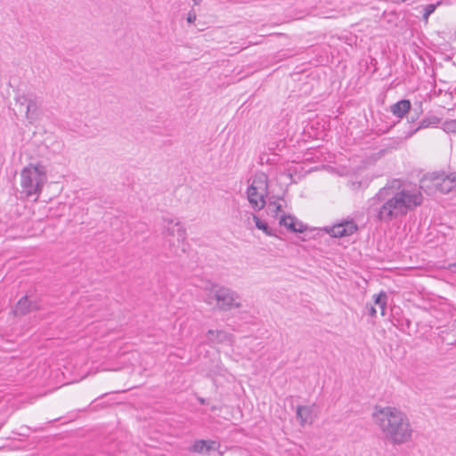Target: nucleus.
Listing matches in <instances>:
<instances>
[{
    "label": "nucleus",
    "instance_id": "nucleus-13",
    "mask_svg": "<svg viewBox=\"0 0 456 456\" xmlns=\"http://www.w3.org/2000/svg\"><path fill=\"white\" fill-rule=\"evenodd\" d=\"M40 101L38 97L32 94L25 108L26 118L29 120H34L37 117Z\"/></svg>",
    "mask_w": 456,
    "mask_h": 456
},
{
    "label": "nucleus",
    "instance_id": "nucleus-27",
    "mask_svg": "<svg viewBox=\"0 0 456 456\" xmlns=\"http://www.w3.org/2000/svg\"><path fill=\"white\" fill-rule=\"evenodd\" d=\"M452 267L454 268L456 270V263L452 265Z\"/></svg>",
    "mask_w": 456,
    "mask_h": 456
},
{
    "label": "nucleus",
    "instance_id": "nucleus-6",
    "mask_svg": "<svg viewBox=\"0 0 456 456\" xmlns=\"http://www.w3.org/2000/svg\"><path fill=\"white\" fill-rule=\"evenodd\" d=\"M430 181L434 187L443 193L456 190V171L449 174L432 173L422 182Z\"/></svg>",
    "mask_w": 456,
    "mask_h": 456
},
{
    "label": "nucleus",
    "instance_id": "nucleus-23",
    "mask_svg": "<svg viewBox=\"0 0 456 456\" xmlns=\"http://www.w3.org/2000/svg\"><path fill=\"white\" fill-rule=\"evenodd\" d=\"M366 308L368 310V314H369L370 316H371V317H375L376 316L377 310H376V308L373 305H367Z\"/></svg>",
    "mask_w": 456,
    "mask_h": 456
},
{
    "label": "nucleus",
    "instance_id": "nucleus-16",
    "mask_svg": "<svg viewBox=\"0 0 456 456\" xmlns=\"http://www.w3.org/2000/svg\"><path fill=\"white\" fill-rule=\"evenodd\" d=\"M246 216L248 217V220H249L250 218H252V220L254 221L256 226L257 229L263 231L266 235L268 236H273V232L272 231V229L268 226V224L263 221L260 220V218L256 216V215H253V214H249V213H246Z\"/></svg>",
    "mask_w": 456,
    "mask_h": 456
},
{
    "label": "nucleus",
    "instance_id": "nucleus-7",
    "mask_svg": "<svg viewBox=\"0 0 456 456\" xmlns=\"http://www.w3.org/2000/svg\"><path fill=\"white\" fill-rule=\"evenodd\" d=\"M162 221V234L165 238H176L177 240H183L185 239V229L177 218L165 216Z\"/></svg>",
    "mask_w": 456,
    "mask_h": 456
},
{
    "label": "nucleus",
    "instance_id": "nucleus-3",
    "mask_svg": "<svg viewBox=\"0 0 456 456\" xmlns=\"http://www.w3.org/2000/svg\"><path fill=\"white\" fill-rule=\"evenodd\" d=\"M205 302L209 305L216 302V307L221 311H229L242 306L240 295L228 287L210 284L205 288Z\"/></svg>",
    "mask_w": 456,
    "mask_h": 456
},
{
    "label": "nucleus",
    "instance_id": "nucleus-20",
    "mask_svg": "<svg viewBox=\"0 0 456 456\" xmlns=\"http://www.w3.org/2000/svg\"><path fill=\"white\" fill-rule=\"evenodd\" d=\"M440 3L437 4H427L424 7L423 12V20L427 23L428 21V17L436 11L437 5H439Z\"/></svg>",
    "mask_w": 456,
    "mask_h": 456
},
{
    "label": "nucleus",
    "instance_id": "nucleus-12",
    "mask_svg": "<svg viewBox=\"0 0 456 456\" xmlns=\"http://www.w3.org/2000/svg\"><path fill=\"white\" fill-rule=\"evenodd\" d=\"M219 443L214 440H198L192 445L194 452L209 455L217 451Z\"/></svg>",
    "mask_w": 456,
    "mask_h": 456
},
{
    "label": "nucleus",
    "instance_id": "nucleus-2",
    "mask_svg": "<svg viewBox=\"0 0 456 456\" xmlns=\"http://www.w3.org/2000/svg\"><path fill=\"white\" fill-rule=\"evenodd\" d=\"M372 419L384 440L388 444L402 445L412 440L414 434L412 423L402 410L393 406H376L372 412Z\"/></svg>",
    "mask_w": 456,
    "mask_h": 456
},
{
    "label": "nucleus",
    "instance_id": "nucleus-10",
    "mask_svg": "<svg viewBox=\"0 0 456 456\" xmlns=\"http://www.w3.org/2000/svg\"><path fill=\"white\" fill-rule=\"evenodd\" d=\"M38 308L39 305L37 301L29 300L28 296H24L15 305L13 314L15 315H25Z\"/></svg>",
    "mask_w": 456,
    "mask_h": 456
},
{
    "label": "nucleus",
    "instance_id": "nucleus-24",
    "mask_svg": "<svg viewBox=\"0 0 456 456\" xmlns=\"http://www.w3.org/2000/svg\"><path fill=\"white\" fill-rule=\"evenodd\" d=\"M196 20V13L193 12H190L187 16V21L189 23H192Z\"/></svg>",
    "mask_w": 456,
    "mask_h": 456
},
{
    "label": "nucleus",
    "instance_id": "nucleus-26",
    "mask_svg": "<svg viewBox=\"0 0 456 456\" xmlns=\"http://www.w3.org/2000/svg\"><path fill=\"white\" fill-rule=\"evenodd\" d=\"M200 403L204 404V403H205V399L200 398Z\"/></svg>",
    "mask_w": 456,
    "mask_h": 456
},
{
    "label": "nucleus",
    "instance_id": "nucleus-18",
    "mask_svg": "<svg viewBox=\"0 0 456 456\" xmlns=\"http://www.w3.org/2000/svg\"><path fill=\"white\" fill-rule=\"evenodd\" d=\"M440 118L436 116H429L425 118H423L419 126L416 128L415 131H418L422 128H428L429 126H437L440 124Z\"/></svg>",
    "mask_w": 456,
    "mask_h": 456
},
{
    "label": "nucleus",
    "instance_id": "nucleus-19",
    "mask_svg": "<svg viewBox=\"0 0 456 456\" xmlns=\"http://www.w3.org/2000/svg\"><path fill=\"white\" fill-rule=\"evenodd\" d=\"M373 297H374L375 304L378 305L380 309L381 315L384 316L386 314L387 299L386 293L380 292L378 295H374Z\"/></svg>",
    "mask_w": 456,
    "mask_h": 456
},
{
    "label": "nucleus",
    "instance_id": "nucleus-11",
    "mask_svg": "<svg viewBox=\"0 0 456 456\" xmlns=\"http://www.w3.org/2000/svg\"><path fill=\"white\" fill-rule=\"evenodd\" d=\"M279 224L292 232L301 233L306 230V226L293 216H281Z\"/></svg>",
    "mask_w": 456,
    "mask_h": 456
},
{
    "label": "nucleus",
    "instance_id": "nucleus-25",
    "mask_svg": "<svg viewBox=\"0 0 456 456\" xmlns=\"http://www.w3.org/2000/svg\"><path fill=\"white\" fill-rule=\"evenodd\" d=\"M195 4H199L201 3L202 0H192Z\"/></svg>",
    "mask_w": 456,
    "mask_h": 456
},
{
    "label": "nucleus",
    "instance_id": "nucleus-5",
    "mask_svg": "<svg viewBox=\"0 0 456 456\" xmlns=\"http://www.w3.org/2000/svg\"><path fill=\"white\" fill-rule=\"evenodd\" d=\"M268 191V177L265 173H257L247 190L248 200L255 210H261L265 205Z\"/></svg>",
    "mask_w": 456,
    "mask_h": 456
},
{
    "label": "nucleus",
    "instance_id": "nucleus-22",
    "mask_svg": "<svg viewBox=\"0 0 456 456\" xmlns=\"http://www.w3.org/2000/svg\"><path fill=\"white\" fill-rule=\"evenodd\" d=\"M32 93H29V94H20L19 95L17 98H16V101H17V103L20 106V107H25L26 108V105L28 102V99L30 98Z\"/></svg>",
    "mask_w": 456,
    "mask_h": 456
},
{
    "label": "nucleus",
    "instance_id": "nucleus-8",
    "mask_svg": "<svg viewBox=\"0 0 456 456\" xmlns=\"http://www.w3.org/2000/svg\"><path fill=\"white\" fill-rule=\"evenodd\" d=\"M326 231L332 237L342 238L354 234L357 231V225L353 220H346L326 228Z\"/></svg>",
    "mask_w": 456,
    "mask_h": 456
},
{
    "label": "nucleus",
    "instance_id": "nucleus-17",
    "mask_svg": "<svg viewBox=\"0 0 456 456\" xmlns=\"http://www.w3.org/2000/svg\"><path fill=\"white\" fill-rule=\"evenodd\" d=\"M283 200H274L268 203L267 208L270 215L273 217H277L280 213L283 212Z\"/></svg>",
    "mask_w": 456,
    "mask_h": 456
},
{
    "label": "nucleus",
    "instance_id": "nucleus-4",
    "mask_svg": "<svg viewBox=\"0 0 456 456\" xmlns=\"http://www.w3.org/2000/svg\"><path fill=\"white\" fill-rule=\"evenodd\" d=\"M46 170L43 165L29 164L20 173V186L22 193L27 197L38 196L46 183Z\"/></svg>",
    "mask_w": 456,
    "mask_h": 456
},
{
    "label": "nucleus",
    "instance_id": "nucleus-21",
    "mask_svg": "<svg viewBox=\"0 0 456 456\" xmlns=\"http://www.w3.org/2000/svg\"><path fill=\"white\" fill-rule=\"evenodd\" d=\"M442 129L445 133H455L456 134V119L445 120L442 124Z\"/></svg>",
    "mask_w": 456,
    "mask_h": 456
},
{
    "label": "nucleus",
    "instance_id": "nucleus-14",
    "mask_svg": "<svg viewBox=\"0 0 456 456\" xmlns=\"http://www.w3.org/2000/svg\"><path fill=\"white\" fill-rule=\"evenodd\" d=\"M411 102L409 100H401L390 107L391 112L397 118H403L411 110Z\"/></svg>",
    "mask_w": 456,
    "mask_h": 456
},
{
    "label": "nucleus",
    "instance_id": "nucleus-9",
    "mask_svg": "<svg viewBox=\"0 0 456 456\" xmlns=\"http://www.w3.org/2000/svg\"><path fill=\"white\" fill-rule=\"evenodd\" d=\"M206 338L210 344H227L232 346L234 337L224 330H209L206 333Z\"/></svg>",
    "mask_w": 456,
    "mask_h": 456
},
{
    "label": "nucleus",
    "instance_id": "nucleus-1",
    "mask_svg": "<svg viewBox=\"0 0 456 456\" xmlns=\"http://www.w3.org/2000/svg\"><path fill=\"white\" fill-rule=\"evenodd\" d=\"M422 201L423 196L419 189L394 181L381 188L370 200V211L375 213L378 220L390 222L405 216L420 206Z\"/></svg>",
    "mask_w": 456,
    "mask_h": 456
},
{
    "label": "nucleus",
    "instance_id": "nucleus-15",
    "mask_svg": "<svg viewBox=\"0 0 456 456\" xmlns=\"http://www.w3.org/2000/svg\"><path fill=\"white\" fill-rule=\"evenodd\" d=\"M297 417L301 425L312 422L313 420V407L310 406H298L297 409Z\"/></svg>",
    "mask_w": 456,
    "mask_h": 456
}]
</instances>
